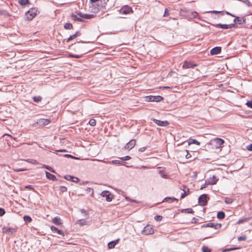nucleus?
<instances>
[{"mask_svg":"<svg viewBox=\"0 0 252 252\" xmlns=\"http://www.w3.org/2000/svg\"><path fill=\"white\" fill-rule=\"evenodd\" d=\"M38 12V10L35 8L30 9L25 14L26 18L28 21H31L35 17Z\"/></svg>","mask_w":252,"mask_h":252,"instance_id":"nucleus-1","label":"nucleus"},{"mask_svg":"<svg viewBox=\"0 0 252 252\" xmlns=\"http://www.w3.org/2000/svg\"><path fill=\"white\" fill-rule=\"evenodd\" d=\"M163 99V97L160 95H150L146 97L147 101L149 102H160Z\"/></svg>","mask_w":252,"mask_h":252,"instance_id":"nucleus-2","label":"nucleus"},{"mask_svg":"<svg viewBox=\"0 0 252 252\" xmlns=\"http://www.w3.org/2000/svg\"><path fill=\"white\" fill-rule=\"evenodd\" d=\"M100 195L106 198L107 202H111L113 198V195L108 190H104L101 192Z\"/></svg>","mask_w":252,"mask_h":252,"instance_id":"nucleus-3","label":"nucleus"},{"mask_svg":"<svg viewBox=\"0 0 252 252\" xmlns=\"http://www.w3.org/2000/svg\"><path fill=\"white\" fill-rule=\"evenodd\" d=\"M119 12L120 14L123 15H126L127 14H129L130 13L132 12V8L127 6L125 5L123 7H122L119 10Z\"/></svg>","mask_w":252,"mask_h":252,"instance_id":"nucleus-4","label":"nucleus"},{"mask_svg":"<svg viewBox=\"0 0 252 252\" xmlns=\"http://www.w3.org/2000/svg\"><path fill=\"white\" fill-rule=\"evenodd\" d=\"M202 227H212L215 229H219L221 227V224L220 223H214L212 222H209L207 223L204 224L201 226Z\"/></svg>","mask_w":252,"mask_h":252,"instance_id":"nucleus-5","label":"nucleus"},{"mask_svg":"<svg viewBox=\"0 0 252 252\" xmlns=\"http://www.w3.org/2000/svg\"><path fill=\"white\" fill-rule=\"evenodd\" d=\"M17 231V229L12 227H3L2 232L8 235H12Z\"/></svg>","mask_w":252,"mask_h":252,"instance_id":"nucleus-6","label":"nucleus"},{"mask_svg":"<svg viewBox=\"0 0 252 252\" xmlns=\"http://www.w3.org/2000/svg\"><path fill=\"white\" fill-rule=\"evenodd\" d=\"M94 160H97V161H100L104 163H107V164H119V165H126V162H123V161H121L119 160H113L112 161H107L105 160H98L96 159H94Z\"/></svg>","mask_w":252,"mask_h":252,"instance_id":"nucleus-7","label":"nucleus"},{"mask_svg":"<svg viewBox=\"0 0 252 252\" xmlns=\"http://www.w3.org/2000/svg\"><path fill=\"white\" fill-rule=\"evenodd\" d=\"M213 26L216 27H220L221 29H231L232 28H234L235 27V24H218L215 25H213Z\"/></svg>","mask_w":252,"mask_h":252,"instance_id":"nucleus-8","label":"nucleus"},{"mask_svg":"<svg viewBox=\"0 0 252 252\" xmlns=\"http://www.w3.org/2000/svg\"><path fill=\"white\" fill-rule=\"evenodd\" d=\"M207 196L206 194H202L198 198V202L201 206H205L207 204Z\"/></svg>","mask_w":252,"mask_h":252,"instance_id":"nucleus-9","label":"nucleus"},{"mask_svg":"<svg viewBox=\"0 0 252 252\" xmlns=\"http://www.w3.org/2000/svg\"><path fill=\"white\" fill-rule=\"evenodd\" d=\"M154 230L150 225H147L143 229L142 233L145 235H149L154 233Z\"/></svg>","mask_w":252,"mask_h":252,"instance_id":"nucleus-10","label":"nucleus"},{"mask_svg":"<svg viewBox=\"0 0 252 252\" xmlns=\"http://www.w3.org/2000/svg\"><path fill=\"white\" fill-rule=\"evenodd\" d=\"M197 66V64L194 63L192 62L185 61L183 65V68L184 69L193 68Z\"/></svg>","mask_w":252,"mask_h":252,"instance_id":"nucleus-11","label":"nucleus"},{"mask_svg":"<svg viewBox=\"0 0 252 252\" xmlns=\"http://www.w3.org/2000/svg\"><path fill=\"white\" fill-rule=\"evenodd\" d=\"M135 144L136 140L135 139H131L124 147V149L126 150H130L135 146Z\"/></svg>","mask_w":252,"mask_h":252,"instance_id":"nucleus-12","label":"nucleus"},{"mask_svg":"<svg viewBox=\"0 0 252 252\" xmlns=\"http://www.w3.org/2000/svg\"><path fill=\"white\" fill-rule=\"evenodd\" d=\"M50 122H51V121L49 119H40L37 120V124L39 126H46V125H48L49 124H50Z\"/></svg>","mask_w":252,"mask_h":252,"instance_id":"nucleus-13","label":"nucleus"},{"mask_svg":"<svg viewBox=\"0 0 252 252\" xmlns=\"http://www.w3.org/2000/svg\"><path fill=\"white\" fill-rule=\"evenodd\" d=\"M213 142L216 144L215 146L217 148H220L224 143V140L222 139L216 138L213 140Z\"/></svg>","mask_w":252,"mask_h":252,"instance_id":"nucleus-14","label":"nucleus"},{"mask_svg":"<svg viewBox=\"0 0 252 252\" xmlns=\"http://www.w3.org/2000/svg\"><path fill=\"white\" fill-rule=\"evenodd\" d=\"M78 15H79L81 18L90 19L94 18V15L93 14H84L81 13V12H78L77 13Z\"/></svg>","mask_w":252,"mask_h":252,"instance_id":"nucleus-15","label":"nucleus"},{"mask_svg":"<svg viewBox=\"0 0 252 252\" xmlns=\"http://www.w3.org/2000/svg\"><path fill=\"white\" fill-rule=\"evenodd\" d=\"M153 121L155 123L159 126H166L169 124L167 121H162L156 119H154Z\"/></svg>","mask_w":252,"mask_h":252,"instance_id":"nucleus-16","label":"nucleus"},{"mask_svg":"<svg viewBox=\"0 0 252 252\" xmlns=\"http://www.w3.org/2000/svg\"><path fill=\"white\" fill-rule=\"evenodd\" d=\"M221 48L220 47H215L211 49L210 54L212 55H217L221 52Z\"/></svg>","mask_w":252,"mask_h":252,"instance_id":"nucleus-17","label":"nucleus"},{"mask_svg":"<svg viewBox=\"0 0 252 252\" xmlns=\"http://www.w3.org/2000/svg\"><path fill=\"white\" fill-rule=\"evenodd\" d=\"M51 229L53 232L57 233L63 236L64 235V233L62 230H59L58 228L54 226H51Z\"/></svg>","mask_w":252,"mask_h":252,"instance_id":"nucleus-18","label":"nucleus"},{"mask_svg":"<svg viewBox=\"0 0 252 252\" xmlns=\"http://www.w3.org/2000/svg\"><path fill=\"white\" fill-rule=\"evenodd\" d=\"M45 174H46V177L47 179L50 180H52V181H56L57 180V178L56 177V176L52 174H51L50 173L47 172V171H46L45 172Z\"/></svg>","mask_w":252,"mask_h":252,"instance_id":"nucleus-19","label":"nucleus"},{"mask_svg":"<svg viewBox=\"0 0 252 252\" xmlns=\"http://www.w3.org/2000/svg\"><path fill=\"white\" fill-rule=\"evenodd\" d=\"M208 181V183L210 185H215L217 183L218 181V179L216 178L215 176H213L211 178L207 180Z\"/></svg>","mask_w":252,"mask_h":252,"instance_id":"nucleus-20","label":"nucleus"},{"mask_svg":"<svg viewBox=\"0 0 252 252\" xmlns=\"http://www.w3.org/2000/svg\"><path fill=\"white\" fill-rule=\"evenodd\" d=\"M52 222L56 225H61L62 224V220L59 217H56L52 220Z\"/></svg>","mask_w":252,"mask_h":252,"instance_id":"nucleus-21","label":"nucleus"},{"mask_svg":"<svg viewBox=\"0 0 252 252\" xmlns=\"http://www.w3.org/2000/svg\"><path fill=\"white\" fill-rule=\"evenodd\" d=\"M119 239H118L116 240L110 242L108 244V247L109 249H113L115 247V245L118 243Z\"/></svg>","mask_w":252,"mask_h":252,"instance_id":"nucleus-22","label":"nucleus"},{"mask_svg":"<svg viewBox=\"0 0 252 252\" xmlns=\"http://www.w3.org/2000/svg\"><path fill=\"white\" fill-rule=\"evenodd\" d=\"M80 35H81V33L77 31L74 34L70 36L66 40V41L69 42V41H71L72 39H73V38H74L78 36H80Z\"/></svg>","mask_w":252,"mask_h":252,"instance_id":"nucleus-23","label":"nucleus"},{"mask_svg":"<svg viewBox=\"0 0 252 252\" xmlns=\"http://www.w3.org/2000/svg\"><path fill=\"white\" fill-rule=\"evenodd\" d=\"M192 144H196L197 145H200V143L199 142H198V141H197L196 140L192 139V138H189L188 140V144L189 145Z\"/></svg>","mask_w":252,"mask_h":252,"instance_id":"nucleus-24","label":"nucleus"},{"mask_svg":"<svg viewBox=\"0 0 252 252\" xmlns=\"http://www.w3.org/2000/svg\"><path fill=\"white\" fill-rule=\"evenodd\" d=\"M181 154L182 156H185L187 159H189L191 157V154L189 152L188 150H186L182 151Z\"/></svg>","mask_w":252,"mask_h":252,"instance_id":"nucleus-25","label":"nucleus"},{"mask_svg":"<svg viewBox=\"0 0 252 252\" xmlns=\"http://www.w3.org/2000/svg\"><path fill=\"white\" fill-rule=\"evenodd\" d=\"M217 216L219 219L222 220L225 217V213L222 211L219 212Z\"/></svg>","mask_w":252,"mask_h":252,"instance_id":"nucleus-26","label":"nucleus"},{"mask_svg":"<svg viewBox=\"0 0 252 252\" xmlns=\"http://www.w3.org/2000/svg\"><path fill=\"white\" fill-rule=\"evenodd\" d=\"M181 212L182 213H188V214H193L194 213V211L191 208H187V209H183Z\"/></svg>","mask_w":252,"mask_h":252,"instance_id":"nucleus-27","label":"nucleus"},{"mask_svg":"<svg viewBox=\"0 0 252 252\" xmlns=\"http://www.w3.org/2000/svg\"><path fill=\"white\" fill-rule=\"evenodd\" d=\"M175 200H177V199L174 197H166L164 198L163 201L172 202Z\"/></svg>","mask_w":252,"mask_h":252,"instance_id":"nucleus-28","label":"nucleus"},{"mask_svg":"<svg viewBox=\"0 0 252 252\" xmlns=\"http://www.w3.org/2000/svg\"><path fill=\"white\" fill-rule=\"evenodd\" d=\"M19 2L22 6L26 5L30 3L29 0H19Z\"/></svg>","mask_w":252,"mask_h":252,"instance_id":"nucleus-29","label":"nucleus"},{"mask_svg":"<svg viewBox=\"0 0 252 252\" xmlns=\"http://www.w3.org/2000/svg\"><path fill=\"white\" fill-rule=\"evenodd\" d=\"M77 224L81 226L87 224V221L84 219H81L77 220Z\"/></svg>","mask_w":252,"mask_h":252,"instance_id":"nucleus-30","label":"nucleus"},{"mask_svg":"<svg viewBox=\"0 0 252 252\" xmlns=\"http://www.w3.org/2000/svg\"><path fill=\"white\" fill-rule=\"evenodd\" d=\"M234 22L235 23H236V24H238L239 25L242 24V19H241L239 17H236L234 19Z\"/></svg>","mask_w":252,"mask_h":252,"instance_id":"nucleus-31","label":"nucleus"},{"mask_svg":"<svg viewBox=\"0 0 252 252\" xmlns=\"http://www.w3.org/2000/svg\"><path fill=\"white\" fill-rule=\"evenodd\" d=\"M64 28L65 29H73V26L70 23H66L64 25Z\"/></svg>","mask_w":252,"mask_h":252,"instance_id":"nucleus-32","label":"nucleus"},{"mask_svg":"<svg viewBox=\"0 0 252 252\" xmlns=\"http://www.w3.org/2000/svg\"><path fill=\"white\" fill-rule=\"evenodd\" d=\"M33 100L35 102L38 103L41 101L42 97L40 96H34L33 97Z\"/></svg>","mask_w":252,"mask_h":252,"instance_id":"nucleus-33","label":"nucleus"},{"mask_svg":"<svg viewBox=\"0 0 252 252\" xmlns=\"http://www.w3.org/2000/svg\"><path fill=\"white\" fill-rule=\"evenodd\" d=\"M23 219H24V220L27 222H31L32 220V219L31 218V217H30L29 216H25L24 217Z\"/></svg>","mask_w":252,"mask_h":252,"instance_id":"nucleus-34","label":"nucleus"},{"mask_svg":"<svg viewBox=\"0 0 252 252\" xmlns=\"http://www.w3.org/2000/svg\"><path fill=\"white\" fill-rule=\"evenodd\" d=\"M158 173L162 178H164V179L168 178V175L167 174H165L163 171L160 170Z\"/></svg>","mask_w":252,"mask_h":252,"instance_id":"nucleus-35","label":"nucleus"},{"mask_svg":"<svg viewBox=\"0 0 252 252\" xmlns=\"http://www.w3.org/2000/svg\"><path fill=\"white\" fill-rule=\"evenodd\" d=\"M89 124H90V125H91V126H94L96 125V121L95 119H91L89 122Z\"/></svg>","mask_w":252,"mask_h":252,"instance_id":"nucleus-36","label":"nucleus"},{"mask_svg":"<svg viewBox=\"0 0 252 252\" xmlns=\"http://www.w3.org/2000/svg\"><path fill=\"white\" fill-rule=\"evenodd\" d=\"M249 219H250L249 218H244V219H239L237 222L239 224L242 223H243L244 222H246V221H248L249 220Z\"/></svg>","mask_w":252,"mask_h":252,"instance_id":"nucleus-37","label":"nucleus"},{"mask_svg":"<svg viewBox=\"0 0 252 252\" xmlns=\"http://www.w3.org/2000/svg\"><path fill=\"white\" fill-rule=\"evenodd\" d=\"M202 251L203 252H211V250L207 246H203Z\"/></svg>","mask_w":252,"mask_h":252,"instance_id":"nucleus-38","label":"nucleus"},{"mask_svg":"<svg viewBox=\"0 0 252 252\" xmlns=\"http://www.w3.org/2000/svg\"><path fill=\"white\" fill-rule=\"evenodd\" d=\"M26 161L33 164H36L37 163L36 160L33 159H27L26 160Z\"/></svg>","mask_w":252,"mask_h":252,"instance_id":"nucleus-39","label":"nucleus"},{"mask_svg":"<svg viewBox=\"0 0 252 252\" xmlns=\"http://www.w3.org/2000/svg\"><path fill=\"white\" fill-rule=\"evenodd\" d=\"M69 57L70 58H80L82 57V55H74L72 54H69L68 55Z\"/></svg>","mask_w":252,"mask_h":252,"instance_id":"nucleus-40","label":"nucleus"},{"mask_svg":"<svg viewBox=\"0 0 252 252\" xmlns=\"http://www.w3.org/2000/svg\"><path fill=\"white\" fill-rule=\"evenodd\" d=\"M120 158L122 160V161H123L131 159V157L129 156H126L121 158Z\"/></svg>","mask_w":252,"mask_h":252,"instance_id":"nucleus-41","label":"nucleus"},{"mask_svg":"<svg viewBox=\"0 0 252 252\" xmlns=\"http://www.w3.org/2000/svg\"><path fill=\"white\" fill-rule=\"evenodd\" d=\"M208 183V181H207V180H206L205 183L201 186L200 189H203L206 188L208 185H210Z\"/></svg>","mask_w":252,"mask_h":252,"instance_id":"nucleus-42","label":"nucleus"},{"mask_svg":"<svg viewBox=\"0 0 252 252\" xmlns=\"http://www.w3.org/2000/svg\"><path fill=\"white\" fill-rule=\"evenodd\" d=\"M154 219L157 221H160V220H161L162 219V217L161 216L158 215V216H156L154 217Z\"/></svg>","mask_w":252,"mask_h":252,"instance_id":"nucleus-43","label":"nucleus"},{"mask_svg":"<svg viewBox=\"0 0 252 252\" xmlns=\"http://www.w3.org/2000/svg\"><path fill=\"white\" fill-rule=\"evenodd\" d=\"M246 239V235H242L238 237V240L239 241H245Z\"/></svg>","mask_w":252,"mask_h":252,"instance_id":"nucleus-44","label":"nucleus"},{"mask_svg":"<svg viewBox=\"0 0 252 252\" xmlns=\"http://www.w3.org/2000/svg\"><path fill=\"white\" fill-rule=\"evenodd\" d=\"M43 167L48 169L49 170H50V171H51L52 172H55V171L50 166H49L48 165H46L44 164L43 165Z\"/></svg>","mask_w":252,"mask_h":252,"instance_id":"nucleus-45","label":"nucleus"},{"mask_svg":"<svg viewBox=\"0 0 252 252\" xmlns=\"http://www.w3.org/2000/svg\"><path fill=\"white\" fill-rule=\"evenodd\" d=\"M233 202V200L232 199L227 198L225 199V202L228 204H231Z\"/></svg>","mask_w":252,"mask_h":252,"instance_id":"nucleus-46","label":"nucleus"},{"mask_svg":"<svg viewBox=\"0 0 252 252\" xmlns=\"http://www.w3.org/2000/svg\"><path fill=\"white\" fill-rule=\"evenodd\" d=\"M240 248L239 247H237V248H228V249H225L224 252H228V251H233V250H237V249H239Z\"/></svg>","mask_w":252,"mask_h":252,"instance_id":"nucleus-47","label":"nucleus"},{"mask_svg":"<svg viewBox=\"0 0 252 252\" xmlns=\"http://www.w3.org/2000/svg\"><path fill=\"white\" fill-rule=\"evenodd\" d=\"M25 188L26 189H30V190H33L34 191V188H33L32 186V185H28V186H26Z\"/></svg>","mask_w":252,"mask_h":252,"instance_id":"nucleus-48","label":"nucleus"},{"mask_svg":"<svg viewBox=\"0 0 252 252\" xmlns=\"http://www.w3.org/2000/svg\"><path fill=\"white\" fill-rule=\"evenodd\" d=\"M169 15V11L167 8H165L164 10V13L163 14V17H167Z\"/></svg>","mask_w":252,"mask_h":252,"instance_id":"nucleus-49","label":"nucleus"},{"mask_svg":"<svg viewBox=\"0 0 252 252\" xmlns=\"http://www.w3.org/2000/svg\"><path fill=\"white\" fill-rule=\"evenodd\" d=\"M61 191L63 192L67 191V188L64 186H62L60 187Z\"/></svg>","mask_w":252,"mask_h":252,"instance_id":"nucleus-50","label":"nucleus"},{"mask_svg":"<svg viewBox=\"0 0 252 252\" xmlns=\"http://www.w3.org/2000/svg\"><path fill=\"white\" fill-rule=\"evenodd\" d=\"M208 13H215V14H218V13H222L221 14H222V15H223V13H222V12H221V11H216V10L210 11H208Z\"/></svg>","mask_w":252,"mask_h":252,"instance_id":"nucleus-51","label":"nucleus"},{"mask_svg":"<svg viewBox=\"0 0 252 252\" xmlns=\"http://www.w3.org/2000/svg\"><path fill=\"white\" fill-rule=\"evenodd\" d=\"M71 17L72 19L74 21H77V20H78V17L73 14H71Z\"/></svg>","mask_w":252,"mask_h":252,"instance_id":"nucleus-52","label":"nucleus"},{"mask_svg":"<svg viewBox=\"0 0 252 252\" xmlns=\"http://www.w3.org/2000/svg\"><path fill=\"white\" fill-rule=\"evenodd\" d=\"M64 178L67 180H68V181H70L71 180H72V179L73 178L72 176H70V175H65Z\"/></svg>","mask_w":252,"mask_h":252,"instance_id":"nucleus-53","label":"nucleus"},{"mask_svg":"<svg viewBox=\"0 0 252 252\" xmlns=\"http://www.w3.org/2000/svg\"><path fill=\"white\" fill-rule=\"evenodd\" d=\"M5 213V210L3 208H0V216H3Z\"/></svg>","mask_w":252,"mask_h":252,"instance_id":"nucleus-54","label":"nucleus"},{"mask_svg":"<svg viewBox=\"0 0 252 252\" xmlns=\"http://www.w3.org/2000/svg\"><path fill=\"white\" fill-rule=\"evenodd\" d=\"M246 105L248 107L252 108V101H249L246 103Z\"/></svg>","mask_w":252,"mask_h":252,"instance_id":"nucleus-55","label":"nucleus"},{"mask_svg":"<svg viewBox=\"0 0 252 252\" xmlns=\"http://www.w3.org/2000/svg\"><path fill=\"white\" fill-rule=\"evenodd\" d=\"M187 194H188V193L185 190H184V192L181 194V198H184L185 196H186L187 195Z\"/></svg>","mask_w":252,"mask_h":252,"instance_id":"nucleus-56","label":"nucleus"},{"mask_svg":"<svg viewBox=\"0 0 252 252\" xmlns=\"http://www.w3.org/2000/svg\"><path fill=\"white\" fill-rule=\"evenodd\" d=\"M247 149L249 151H252V144L249 145L247 147Z\"/></svg>","mask_w":252,"mask_h":252,"instance_id":"nucleus-57","label":"nucleus"},{"mask_svg":"<svg viewBox=\"0 0 252 252\" xmlns=\"http://www.w3.org/2000/svg\"><path fill=\"white\" fill-rule=\"evenodd\" d=\"M87 190L89 192H91L92 195L93 196V195H94V190H93V189L90 188H88Z\"/></svg>","mask_w":252,"mask_h":252,"instance_id":"nucleus-58","label":"nucleus"},{"mask_svg":"<svg viewBox=\"0 0 252 252\" xmlns=\"http://www.w3.org/2000/svg\"><path fill=\"white\" fill-rule=\"evenodd\" d=\"M125 198L128 201H132V202H137V201L136 200H131L130 198H129L127 196H126L125 197Z\"/></svg>","mask_w":252,"mask_h":252,"instance_id":"nucleus-59","label":"nucleus"},{"mask_svg":"<svg viewBox=\"0 0 252 252\" xmlns=\"http://www.w3.org/2000/svg\"><path fill=\"white\" fill-rule=\"evenodd\" d=\"M146 149H147L146 147H143L140 148L139 149V151L140 152H143L146 150Z\"/></svg>","mask_w":252,"mask_h":252,"instance_id":"nucleus-60","label":"nucleus"},{"mask_svg":"<svg viewBox=\"0 0 252 252\" xmlns=\"http://www.w3.org/2000/svg\"><path fill=\"white\" fill-rule=\"evenodd\" d=\"M81 213H84V215H85V216H86L88 215V213L87 211H86V210H84V209H82V210H81Z\"/></svg>","mask_w":252,"mask_h":252,"instance_id":"nucleus-61","label":"nucleus"},{"mask_svg":"<svg viewBox=\"0 0 252 252\" xmlns=\"http://www.w3.org/2000/svg\"><path fill=\"white\" fill-rule=\"evenodd\" d=\"M64 157H68V158H76L75 157L72 156V155H69V154H66L64 155Z\"/></svg>","mask_w":252,"mask_h":252,"instance_id":"nucleus-62","label":"nucleus"},{"mask_svg":"<svg viewBox=\"0 0 252 252\" xmlns=\"http://www.w3.org/2000/svg\"><path fill=\"white\" fill-rule=\"evenodd\" d=\"M101 2L102 3V7H105L106 4V2L105 0H103V1L101 0Z\"/></svg>","mask_w":252,"mask_h":252,"instance_id":"nucleus-63","label":"nucleus"},{"mask_svg":"<svg viewBox=\"0 0 252 252\" xmlns=\"http://www.w3.org/2000/svg\"><path fill=\"white\" fill-rule=\"evenodd\" d=\"M242 24L243 23H244L245 24L246 23V18H244L242 19Z\"/></svg>","mask_w":252,"mask_h":252,"instance_id":"nucleus-64","label":"nucleus"}]
</instances>
